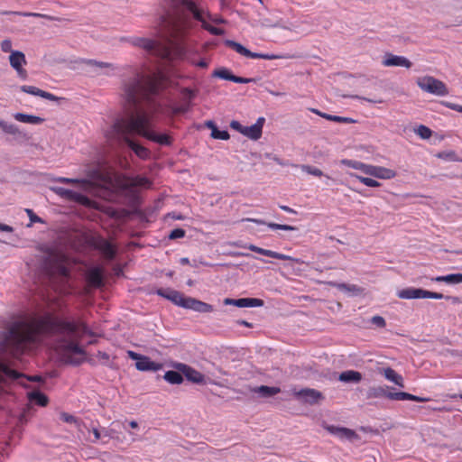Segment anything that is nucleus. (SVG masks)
Instances as JSON below:
<instances>
[{
  "instance_id": "f257e3e1",
  "label": "nucleus",
  "mask_w": 462,
  "mask_h": 462,
  "mask_svg": "<svg viewBox=\"0 0 462 462\" xmlns=\"http://www.w3.org/2000/svg\"><path fill=\"white\" fill-rule=\"evenodd\" d=\"M162 78L136 73L122 81V97L133 111L125 116L116 118L106 131L107 139L126 144L140 159L151 157L149 149L134 140L143 137L161 145L169 146L172 143L170 135L156 131L153 116L141 106L143 101H150L152 97L162 88Z\"/></svg>"
},
{
  "instance_id": "f03ea898",
  "label": "nucleus",
  "mask_w": 462,
  "mask_h": 462,
  "mask_svg": "<svg viewBox=\"0 0 462 462\" xmlns=\"http://www.w3.org/2000/svg\"><path fill=\"white\" fill-rule=\"evenodd\" d=\"M65 335L58 348L64 353L85 354L79 346L84 335L93 336L83 322H71L59 319L48 313L43 316L22 318L9 322L0 333V350L3 353L18 356L31 345L38 344L45 337Z\"/></svg>"
},
{
  "instance_id": "7ed1b4c3",
  "label": "nucleus",
  "mask_w": 462,
  "mask_h": 462,
  "mask_svg": "<svg viewBox=\"0 0 462 462\" xmlns=\"http://www.w3.org/2000/svg\"><path fill=\"white\" fill-rule=\"evenodd\" d=\"M162 20L168 27L171 35L179 39L184 35L192 23V19L202 23V27L213 35H222V28L208 24L203 16L200 0H161Z\"/></svg>"
},
{
  "instance_id": "20e7f679",
  "label": "nucleus",
  "mask_w": 462,
  "mask_h": 462,
  "mask_svg": "<svg viewBox=\"0 0 462 462\" xmlns=\"http://www.w3.org/2000/svg\"><path fill=\"white\" fill-rule=\"evenodd\" d=\"M162 8L160 5L159 15L162 25L165 27L170 33V31L166 24L162 20ZM171 38L170 40L169 45H164L159 42L156 40L147 38V37H138V36H131V37H120V42H128L132 46L143 50L146 53L152 56H155L161 60L166 61H171L175 59H179L184 55L185 50L182 45L177 42L178 39Z\"/></svg>"
},
{
  "instance_id": "39448f33",
  "label": "nucleus",
  "mask_w": 462,
  "mask_h": 462,
  "mask_svg": "<svg viewBox=\"0 0 462 462\" xmlns=\"http://www.w3.org/2000/svg\"><path fill=\"white\" fill-rule=\"evenodd\" d=\"M365 397L367 400L387 398L394 401H414V402H428L430 398L416 396L405 392L392 393L388 391V387L383 386H371L366 390Z\"/></svg>"
},
{
  "instance_id": "423d86ee",
  "label": "nucleus",
  "mask_w": 462,
  "mask_h": 462,
  "mask_svg": "<svg viewBox=\"0 0 462 462\" xmlns=\"http://www.w3.org/2000/svg\"><path fill=\"white\" fill-rule=\"evenodd\" d=\"M418 87L430 94L443 97L448 94V89L444 82L432 77L424 76L416 80Z\"/></svg>"
},
{
  "instance_id": "0eeeda50",
  "label": "nucleus",
  "mask_w": 462,
  "mask_h": 462,
  "mask_svg": "<svg viewBox=\"0 0 462 462\" xmlns=\"http://www.w3.org/2000/svg\"><path fill=\"white\" fill-rule=\"evenodd\" d=\"M58 181L60 183H80L85 191H92L93 189H96L97 195L107 200H113L115 197L114 191L109 187H96L92 181L88 180H79L62 177L60 178Z\"/></svg>"
},
{
  "instance_id": "6e6552de",
  "label": "nucleus",
  "mask_w": 462,
  "mask_h": 462,
  "mask_svg": "<svg viewBox=\"0 0 462 462\" xmlns=\"http://www.w3.org/2000/svg\"><path fill=\"white\" fill-rule=\"evenodd\" d=\"M225 44L227 47L232 48L237 53H239L243 56H245L247 58L263 59V60H282V59L290 58V56H286V55L253 52V51H249L248 49H246L245 46H243L241 43L236 42L232 40H226Z\"/></svg>"
},
{
  "instance_id": "1a4fd4ad",
  "label": "nucleus",
  "mask_w": 462,
  "mask_h": 462,
  "mask_svg": "<svg viewBox=\"0 0 462 462\" xmlns=\"http://www.w3.org/2000/svg\"><path fill=\"white\" fill-rule=\"evenodd\" d=\"M231 245H235V246H240V247L247 248L250 251H253L254 253H257V254H263V255H265V256H268V257H272V258H275V259H279V260L291 261L292 263H299V264H307V265L309 264V263H307V262H305V261H303V260H301L300 258H295V257H292L291 255L281 254V253H278V252H275V251H272V250H268V249H263L262 247L256 246V245H252V244L247 245H242L238 242H234Z\"/></svg>"
},
{
  "instance_id": "9d476101",
  "label": "nucleus",
  "mask_w": 462,
  "mask_h": 462,
  "mask_svg": "<svg viewBox=\"0 0 462 462\" xmlns=\"http://www.w3.org/2000/svg\"><path fill=\"white\" fill-rule=\"evenodd\" d=\"M80 63L86 65L88 68L87 71L95 76H112L116 69V67L113 63L96 60H82Z\"/></svg>"
},
{
  "instance_id": "9b49d317",
  "label": "nucleus",
  "mask_w": 462,
  "mask_h": 462,
  "mask_svg": "<svg viewBox=\"0 0 462 462\" xmlns=\"http://www.w3.org/2000/svg\"><path fill=\"white\" fill-rule=\"evenodd\" d=\"M42 263L41 264V268L47 273L51 274L57 271L61 276H68V269L65 266L57 263V255L52 252L50 251L43 253L42 255Z\"/></svg>"
},
{
  "instance_id": "f8f14e48",
  "label": "nucleus",
  "mask_w": 462,
  "mask_h": 462,
  "mask_svg": "<svg viewBox=\"0 0 462 462\" xmlns=\"http://www.w3.org/2000/svg\"><path fill=\"white\" fill-rule=\"evenodd\" d=\"M56 193L60 195L61 198L66 199L69 201L77 202L88 208H98L97 202L91 200L87 196L79 192L64 188H58L56 189Z\"/></svg>"
},
{
  "instance_id": "ddd939ff",
  "label": "nucleus",
  "mask_w": 462,
  "mask_h": 462,
  "mask_svg": "<svg viewBox=\"0 0 462 462\" xmlns=\"http://www.w3.org/2000/svg\"><path fill=\"white\" fill-rule=\"evenodd\" d=\"M292 394L297 400L310 405L317 404L324 399L321 392L311 388L293 389Z\"/></svg>"
},
{
  "instance_id": "4468645a",
  "label": "nucleus",
  "mask_w": 462,
  "mask_h": 462,
  "mask_svg": "<svg viewBox=\"0 0 462 462\" xmlns=\"http://www.w3.org/2000/svg\"><path fill=\"white\" fill-rule=\"evenodd\" d=\"M10 66L16 71L17 76L25 80L28 78V72L23 68L27 64L25 55L23 51H11L9 56Z\"/></svg>"
},
{
  "instance_id": "2eb2a0df",
  "label": "nucleus",
  "mask_w": 462,
  "mask_h": 462,
  "mask_svg": "<svg viewBox=\"0 0 462 462\" xmlns=\"http://www.w3.org/2000/svg\"><path fill=\"white\" fill-rule=\"evenodd\" d=\"M382 65L384 67H403L410 69L412 66V63L404 56H398L391 52H386L383 57Z\"/></svg>"
},
{
  "instance_id": "dca6fc26",
  "label": "nucleus",
  "mask_w": 462,
  "mask_h": 462,
  "mask_svg": "<svg viewBox=\"0 0 462 462\" xmlns=\"http://www.w3.org/2000/svg\"><path fill=\"white\" fill-rule=\"evenodd\" d=\"M225 305H232L238 308H253L263 306V300L256 298L231 299L226 298L223 300Z\"/></svg>"
},
{
  "instance_id": "f3484780",
  "label": "nucleus",
  "mask_w": 462,
  "mask_h": 462,
  "mask_svg": "<svg viewBox=\"0 0 462 462\" xmlns=\"http://www.w3.org/2000/svg\"><path fill=\"white\" fill-rule=\"evenodd\" d=\"M179 371H180L183 375L190 382L195 383L204 384L206 383L205 376L200 372L193 369L192 367L185 365L179 364L177 365Z\"/></svg>"
},
{
  "instance_id": "a211bd4d",
  "label": "nucleus",
  "mask_w": 462,
  "mask_h": 462,
  "mask_svg": "<svg viewBox=\"0 0 462 462\" xmlns=\"http://www.w3.org/2000/svg\"><path fill=\"white\" fill-rule=\"evenodd\" d=\"M22 376L23 374L11 368L9 364L0 360V384L3 383L13 382ZM1 389L2 385H0V390Z\"/></svg>"
},
{
  "instance_id": "6ab92c4d",
  "label": "nucleus",
  "mask_w": 462,
  "mask_h": 462,
  "mask_svg": "<svg viewBox=\"0 0 462 462\" xmlns=\"http://www.w3.org/2000/svg\"><path fill=\"white\" fill-rule=\"evenodd\" d=\"M157 294L171 300L175 305L182 308L188 298L185 297L181 292L171 289H159L157 291Z\"/></svg>"
},
{
  "instance_id": "aec40b11",
  "label": "nucleus",
  "mask_w": 462,
  "mask_h": 462,
  "mask_svg": "<svg viewBox=\"0 0 462 462\" xmlns=\"http://www.w3.org/2000/svg\"><path fill=\"white\" fill-rule=\"evenodd\" d=\"M183 308L192 310L199 313H209L214 310L212 305L191 297L187 298V301L184 303Z\"/></svg>"
},
{
  "instance_id": "412c9836",
  "label": "nucleus",
  "mask_w": 462,
  "mask_h": 462,
  "mask_svg": "<svg viewBox=\"0 0 462 462\" xmlns=\"http://www.w3.org/2000/svg\"><path fill=\"white\" fill-rule=\"evenodd\" d=\"M264 122V117H259L251 126H245L243 134L254 141L260 139L263 134V126Z\"/></svg>"
},
{
  "instance_id": "4be33fe9",
  "label": "nucleus",
  "mask_w": 462,
  "mask_h": 462,
  "mask_svg": "<svg viewBox=\"0 0 462 462\" xmlns=\"http://www.w3.org/2000/svg\"><path fill=\"white\" fill-rule=\"evenodd\" d=\"M369 175L381 180H391L396 176V171L389 168L371 164Z\"/></svg>"
},
{
  "instance_id": "5701e85b",
  "label": "nucleus",
  "mask_w": 462,
  "mask_h": 462,
  "mask_svg": "<svg viewBox=\"0 0 462 462\" xmlns=\"http://www.w3.org/2000/svg\"><path fill=\"white\" fill-rule=\"evenodd\" d=\"M87 282L90 286L99 288L104 284L103 270L100 267H94L87 273Z\"/></svg>"
},
{
  "instance_id": "b1692460",
  "label": "nucleus",
  "mask_w": 462,
  "mask_h": 462,
  "mask_svg": "<svg viewBox=\"0 0 462 462\" xmlns=\"http://www.w3.org/2000/svg\"><path fill=\"white\" fill-rule=\"evenodd\" d=\"M397 296L403 300L424 299V290L409 287L397 291Z\"/></svg>"
},
{
  "instance_id": "393cba45",
  "label": "nucleus",
  "mask_w": 462,
  "mask_h": 462,
  "mask_svg": "<svg viewBox=\"0 0 462 462\" xmlns=\"http://www.w3.org/2000/svg\"><path fill=\"white\" fill-rule=\"evenodd\" d=\"M135 367L139 371H158L162 369V365L152 361L148 356H142L139 361L135 363Z\"/></svg>"
},
{
  "instance_id": "a878e982",
  "label": "nucleus",
  "mask_w": 462,
  "mask_h": 462,
  "mask_svg": "<svg viewBox=\"0 0 462 462\" xmlns=\"http://www.w3.org/2000/svg\"><path fill=\"white\" fill-rule=\"evenodd\" d=\"M21 90L24 93H27V94H30V95H33V96H39L42 98H45V99H48V100H51V101H57V100H60V97H58L56 96H54L53 94L50 93V92H47V91H44V90H42L36 87H33V86H22L21 87Z\"/></svg>"
},
{
  "instance_id": "bb28decb",
  "label": "nucleus",
  "mask_w": 462,
  "mask_h": 462,
  "mask_svg": "<svg viewBox=\"0 0 462 462\" xmlns=\"http://www.w3.org/2000/svg\"><path fill=\"white\" fill-rule=\"evenodd\" d=\"M97 249H98L102 254L108 260H112L115 258L116 251L114 245L106 239H100L96 244Z\"/></svg>"
},
{
  "instance_id": "cd10ccee",
  "label": "nucleus",
  "mask_w": 462,
  "mask_h": 462,
  "mask_svg": "<svg viewBox=\"0 0 462 462\" xmlns=\"http://www.w3.org/2000/svg\"><path fill=\"white\" fill-rule=\"evenodd\" d=\"M328 284L352 296H357L364 291L361 287L355 284L339 283L336 282H328Z\"/></svg>"
},
{
  "instance_id": "c85d7f7f",
  "label": "nucleus",
  "mask_w": 462,
  "mask_h": 462,
  "mask_svg": "<svg viewBox=\"0 0 462 462\" xmlns=\"http://www.w3.org/2000/svg\"><path fill=\"white\" fill-rule=\"evenodd\" d=\"M379 373L383 374L388 381L393 382L400 387H404L402 376L397 374L393 368L383 367L379 369Z\"/></svg>"
},
{
  "instance_id": "c756f323",
  "label": "nucleus",
  "mask_w": 462,
  "mask_h": 462,
  "mask_svg": "<svg viewBox=\"0 0 462 462\" xmlns=\"http://www.w3.org/2000/svg\"><path fill=\"white\" fill-rule=\"evenodd\" d=\"M150 184V180L147 178L137 176L125 179L122 182L121 187L124 189H128L134 187H149Z\"/></svg>"
},
{
  "instance_id": "7c9ffc66",
  "label": "nucleus",
  "mask_w": 462,
  "mask_h": 462,
  "mask_svg": "<svg viewBox=\"0 0 462 462\" xmlns=\"http://www.w3.org/2000/svg\"><path fill=\"white\" fill-rule=\"evenodd\" d=\"M0 128L4 133L14 137L24 138L26 136V134L23 133L16 125L2 119H0Z\"/></svg>"
},
{
  "instance_id": "2f4dec72",
  "label": "nucleus",
  "mask_w": 462,
  "mask_h": 462,
  "mask_svg": "<svg viewBox=\"0 0 462 462\" xmlns=\"http://www.w3.org/2000/svg\"><path fill=\"white\" fill-rule=\"evenodd\" d=\"M27 397L30 402H35L42 407H45L49 402L48 397L37 389H32L28 392Z\"/></svg>"
},
{
  "instance_id": "473e14b6",
  "label": "nucleus",
  "mask_w": 462,
  "mask_h": 462,
  "mask_svg": "<svg viewBox=\"0 0 462 462\" xmlns=\"http://www.w3.org/2000/svg\"><path fill=\"white\" fill-rule=\"evenodd\" d=\"M362 374L358 371L354 370L344 371L338 376V380L344 383H357L362 380Z\"/></svg>"
},
{
  "instance_id": "72a5a7b5",
  "label": "nucleus",
  "mask_w": 462,
  "mask_h": 462,
  "mask_svg": "<svg viewBox=\"0 0 462 462\" xmlns=\"http://www.w3.org/2000/svg\"><path fill=\"white\" fill-rule=\"evenodd\" d=\"M245 220L249 221V222H254L257 225H267L270 228H272L273 230L280 229V230H285V231H295L298 229L296 226H290V225L276 224V223H273V222L265 223L262 219L245 218Z\"/></svg>"
},
{
  "instance_id": "f704fd0d",
  "label": "nucleus",
  "mask_w": 462,
  "mask_h": 462,
  "mask_svg": "<svg viewBox=\"0 0 462 462\" xmlns=\"http://www.w3.org/2000/svg\"><path fill=\"white\" fill-rule=\"evenodd\" d=\"M252 392L258 393L261 397L269 398L281 392L279 387L261 385L254 387Z\"/></svg>"
},
{
  "instance_id": "c9c22d12",
  "label": "nucleus",
  "mask_w": 462,
  "mask_h": 462,
  "mask_svg": "<svg viewBox=\"0 0 462 462\" xmlns=\"http://www.w3.org/2000/svg\"><path fill=\"white\" fill-rule=\"evenodd\" d=\"M14 118L19 122L31 124V125H40L44 122V118L32 116V115H26L23 113H15L14 114Z\"/></svg>"
},
{
  "instance_id": "e433bc0d",
  "label": "nucleus",
  "mask_w": 462,
  "mask_h": 462,
  "mask_svg": "<svg viewBox=\"0 0 462 462\" xmlns=\"http://www.w3.org/2000/svg\"><path fill=\"white\" fill-rule=\"evenodd\" d=\"M341 163L343 165H345V166L349 167V168L359 170L363 173H365L366 175H369L371 164H366V163H364V162H358V161L348 160V159L342 160Z\"/></svg>"
},
{
  "instance_id": "4c0bfd02",
  "label": "nucleus",
  "mask_w": 462,
  "mask_h": 462,
  "mask_svg": "<svg viewBox=\"0 0 462 462\" xmlns=\"http://www.w3.org/2000/svg\"><path fill=\"white\" fill-rule=\"evenodd\" d=\"M0 14H15V15H20V16H24V17H40V18H44V19L50 20V21H61V18L44 14H40V13L3 11V12H0Z\"/></svg>"
},
{
  "instance_id": "58836bf2",
  "label": "nucleus",
  "mask_w": 462,
  "mask_h": 462,
  "mask_svg": "<svg viewBox=\"0 0 462 462\" xmlns=\"http://www.w3.org/2000/svg\"><path fill=\"white\" fill-rule=\"evenodd\" d=\"M182 374H183L182 373L171 370V371H167L164 374L163 378L165 381H167L168 383H170L171 384H180L183 382Z\"/></svg>"
},
{
  "instance_id": "ea45409f",
  "label": "nucleus",
  "mask_w": 462,
  "mask_h": 462,
  "mask_svg": "<svg viewBox=\"0 0 462 462\" xmlns=\"http://www.w3.org/2000/svg\"><path fill=\"white\" fill-rule=\"evenodd\" d=\"M436 282H445L450 284L462 283V273H452L445 276H438L433 279Z\"/></svg>"
},
{
  "instance_id": "a19ab883",
  "label": "nucleus",
  "mask_w": 462,
  "mask_h": 462,
  "mask_svg": "<svg viewBox=\"0 0 462 462\" xmlns=\"http://www.w3.org/2000/svg\"><path fill=\"white\" fill-rule=\"evenodd\" d=\"M350 175L356 178L361 183L365 184L367 187L376 188L381 186V183L379 181L372 178L363 177L354 173H351Z\"/></svg>"
},
{
  "instance_id": "79ce46f5",
  "label": "nucleus",
  "mask_w": 462,
  "mask_h": 462,
  "mask_svg": "<svg viewBox=\"0 0 462 462\" xmlns=\"http://www.w3.org/2000/svg\"><path fill=\"white\" fill-rule=\"evenodd\" d=\"M213 76L230 81H233L234 78V75L227 69L225 68L215 70Z\"/></svg>"
},
{
  "instance_id": "37998d69",
  "label": "nucleus",
  "mask_w": 462,
  "mask_h": 462,
  "mask_svg": "<svg viewBox=\"0 0 462 462\" xmlns=\"http://www.w3.org/2000/svg\"><path fill=\"white\" fill-rule=\"evenodd\" d=\"M414 132L422 139H429L432 134V131L423 125H419Z\"/></svg>"
},
{
  "instance_id": "c03bdc74",
  "label": "nucleus",
  "mask_w": 462,
  "mask_h": 462,
  "mask_svg": "<svg viewBox=\"0 0 462 462\" xmlns=\"http://www.w3.org/2000/svg\"><path fill=\"white\" fill-rule=\"evenodd\" d=\"M300 169L308 173V174H310V175H314V176H317V177H321L324 175V173L322 172L321 170L316 168V167H313V166H310V165H308V164H302L300 166Z\"/></svg>"
},
{
  "instance_id": "a18cd8bd",
  "label": "nucleus",
  "mask_w": 462,
  "mask_h": 462,
  "mask_svg": "<svg viewBox=\"0 0 462 462\" xmlns=\"http://www.w3.org/2000/svg\"><path fill=\"white\" fill-rule=\"evenodd\" d=\"M180 93L182 95V97H183V102L186 103V102H189L190 103V100L193 99L196 95H197V92L195 90H192L190 88H184L180 90Z\"/></svg>"
},
{
  "instance_id": "49530a36",
  "label": "nucleus",
  "mask_w": 462,
  "mask_h": 462,
  "mask_svg": "<svg viewBox=\"0 0 462 462\" xmlns=\"http://www.w3.org/2000/svg\"><path fill=\"white\" fill-rule=\"evenodd\" d=\"M210 135L214 139H220V140H228L230 137L227 131H220L217 128L213 129Z\"/></svg>"
},
{
  "instance_id": "de8ad7c7",
  "label": "nucleus",
  "mask_w": 462,
  "mask_h": 462,
  "mask_svg": "<svg viewBox=\"0 0 462 462\" xmlns=\"http://www.w3.org/2000/svg\"><path fill=\"white\" fill-rule=\"evenodd\" d=\"M339 438L353 439L357 438V435L353 430L342 427L341 432L339 434Z\"/></svg>"
},
{
  "instance_id": "09e8293b",
  "label": "nucleus",
  "mask_w": 462,
  "mask_h": 462,
  "mask_svg": "<svg viewBox=\"0 0 462 462\" xmlns=\"http://www.w3.org/2000/svg\"><path fill=\"white\" fill-rule=\"evenodd\" d=\"M185 230L182 229V228H176V229H173L171 231V233L169 234L168 237L171 240H174V239H177V238H181V237H184L185 236Z\"/></svg>"
},
{
  "instance_id": "8fccbe9b",
  "label": "nucleus",
  "mask_w": 462,
  "mask_h": 462,
  "mask_svg": "<svg viewBox=\"0 0 462 462\" xmlns=\"http://www.w3.org/2000/svg\"><path fill=\"white\" fill-rule=\"evenodd\" d=\"M26 214L28 215L31 223L28 225V226H31L32 223H42V219L36 216L32 209L26 208L25 209Z\"/></svg>"
},
{
  "instance_id": "3c124183",
  "label": "nucleus",
  "mask_w": 462,
  "mask_h": 462,
  "mask_svg": "<svg viewBox=\"0 0 462 462\" xmlns=\"http://www.w3.org/2000/svg\"><path fill=\"white\" fill-rule=\"evenodd\" d=\"M443 298L448 299L449 297H445L442 293L439 292H434L424 290V299L441 300Z\"/></svg>"
},
{
  "instance_id": "603ef678",
  "label": "nucleus",
  "mask_w": 462,
  "mask_h": 462,
  "mask_svg": "<svg viewBox=\"0 0 462 462\" xmlns=\"http://www.w3.org/2000/svg\"><path fill=\"white\" fill-rule=\"evenodd\" d=\"M331 121L337 122V123H344V124L356 123V120H355L351 117H345V116H333L331 118Z\"/></svg>"
},
{
  "instance_id": "864d4df0",
  "label": "nucleus",
  "mask_w": 462,
  "mask_h": 462,
  "mask_svg": "<svg viewBox=\"0 0 462 462\" xmlns=\"http://www.w3.org/2000/svg\"><path fill=\"white\" fill-rule=\"evenodd\" d=\"M190 103L186 102L181 104L180 106H177L173 107V113L174 114H184L189 110Z\"/></svg>"
},
{
  "instance_id": "5fc2aeb1",
  "label": "nucleus",
  "mask_w": 462,
  "mask_h": 462,
  "mask_svg": "<svg viewBox=\"0 0 462 462\" xmlns=\"http://www.w3.org/2000/svg\"><path fill=\"white\" fill-rule=\"evenodd\" d=\"M60 419L67 423H75L79 426L78 420L71 414H69L67 412L60 413Z\"/></svg>"
},
{
  "instance_id": "6e6d98bb",
  "label": "nucleus",
  "mask_w": 462,
  "mask_h": 462,
  "mask_svg": "<svg viewBox=\"0 0 462 462\" xmlns=\"http://www.w3.org/2000/svg\"><path fill=\"white\" fill-rule=\"evenodd\" d=\"M371 322H372V324H374L379 328H384L386 326L385 319L381 316H374L371 319Z\"/></svg>"
},
{
  "instance_id": "4d7b16f0",
  "label": "nucleus",
  "mask_w": 462,
  "mask_h": 462,
  "mask_svg": "<svg viewBox=\"0 0 462 462\" xmlns=\"http://www.w3.org/2000/svg\"><path fill=\"white\" fill-rule=\"evenodd\" d=\"M1 50L4 52H10L11 53V51H14L12 50V42L10 40H8V39H5V40L2 41V42H1Z\"/></svg>"
},
{
  "instance_id": "13d9d810",
  "label": "nucleus",
  "mask_w": 462,
  "mask_h": 462,
  "mask_svg": "<svg viewBox=\"0 0 462 462\" xmlns=\"http://www.w3.org/2000/svg\"><path fill=\"white\" fill-rule=\"evenodd\" d=\"M254 81H255V79H252V78H242V77H238L236 75H234V78H233V82H236V83L245 84V83H250V82H254Z\"/></svg>"
},
{
  "instance_id": "bf43d9fd",
  "label": "nucleus",
  "mask_w": 462,
  "mask_h": 462,
  "mask_svg": "<svg viewBox=\"0 0 462 462\" xmlns=\"http://www.w3.org/2000/svg\"><path fill=\"white\" fill-rule=\"evenodd\" d=\"M441 103L445 106H447L452 110L462 113V106L461 105H457V104H454V103H450V102H447V101H442Z\"/></svg>"
},
{
  "instance_id": "052dcab7",
  "label": "nucleus",
  "mask_w": 462,
  "mask_h": 462,
  "mask_svg": "<svg viewBox=\"0 0 462 462\" xmlns=\"http://www.w3.org/2000/svg\"><path fill=\"white\" fill-rule=\"evenodd\" d=\"M230 127L243 134L245 126H243L238 121H236V120L231 121Z\"/></svg>"
},
{
  "instance_id": "680f3d73",
  "label": "nucleus",
  "mask_w": 462,
  "mask_h": 462,
  "mask_svg": "<svg viewBox=\"0 0 462 462\" xmlns=\"http://www.w3.org/2000/svg\"><path fill=\"white\" fill-rule=\"evenodd\" d=\"M326 429L331 434L339 437V434L341 432L342 427H336V426H332L331 425V426H328Z\"/></svg>"
},
{
  "instance_id": "e2e57ef3",
  "label": "nucleus",
  "mask_w": 462,
  "mask_h": 462,
  "mask_svg": "<svg viewBox=\"0 0 462 462\" xmlns=\"http://www.w3.org/2000/svg\"><path fill=\"white\" fill-rule=\"evenodd\" d=\"M26 379L30 382L44 383V379L40 375L26 376Z\"/></svg>"
},
{
  "instance_id": "0e129e2a",
  "label": "nucleus",
  "mask_w": 462,
  "mask_h": 462,
  "mask_svg": "<svg viewBox=\"0 0 462 462\" xmlns=\"http://www.w3.org/2000/svg\"><path fill=\"white\" fill-rule=\"evenodd\" d=\"M0 231L11 233L14 231V228L11 226L0 223Z\"/></svg>"
},
{
  "instance_id": "69168bd1",
  "label": "nucleus",
  "mask_w": 462,
  "mask_h": 462,
  "mask_svg": "<svg viewBox=\"0 0 462 462\" xmlns=\"http://www.w3.org/2000/svg\"><path fill=\"white\" fill-rule=\"evenodd\" d=\"M128 356H129V357H130V358H132L133 360H136V362H137V361H139V359H140V358H141V356H142V355L137 354V353H135V352H134V351H129V352H128Z\"/></svg>"
},
{
  "instance_id": "338daca9",
  "label": "nucleus",
  "mask_w": 462,
  "mask_h": 462,
  "mask_svg": "<svg viewBox=\"0 0 462 462\" xmlns=\"http://www.w3.org/2000/svg\"><path fill=\"white\" fill-rule=\"evenodd\" d=\"M205 126L207 128L210 129L211 132L213 131V129H217L216 124L213 121H211V120L206 121L205 122Z\"/></svg>"
},
{
  "instance_id": "774afa93",
  "label": "nucleus",
  "mask_w": 462,
  "mask_h": 462,
  "mask_svg": "<svg viewBox=\"0 0 462 462\" xmlns=\"http://www.w3.org/2000/svg\"><path fill=\"white\" fill-rule=\"evenodd\" d=\"M237 324L239 325H242V326H245V327H247V328H252L253 327V324L250 323V322H247L246 320H244V319H238L236 321Z\"/></svg>"
}]
</instances>
